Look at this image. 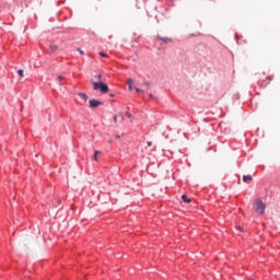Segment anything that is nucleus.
Returning a JSON list of instances; mask_svg holds the SVG:
<instances>
[{
    "mask_svg": "<svg viewBox=\"0 0 280 280\" xmlns=\"http://www.w3.org/2000/svg\"><path fill=\"white\" fill-rule=\"evenodd\" d=\"M136 93H143V90L136 88Z\"/></svg>",
    "mask_w": 280,
    "mask_h": 280,
    "instance_id": "obj_17",
    "label": "nucleus"
},
{
    "mask_svg": "<svg viewBox=\"0 0 280 280\" xmlns=\"http://www.w3.org/2000/svg\"><path fill=\"white\" fill-rule=\"evenodd\" d=\"M109 97H115V94H109Z\"/></svg>",
    "mask_w": 280,
    "mask_h": 280,
    "instance_id": "obj_21",
    "label": "nucleus"
},
{
    "mask_svg": "<svg viewBox=\"0 0 280 280\" xmlns=\"http://www.w3.org/2000/svg\"><path fill=\"white\" fill-rule=\"evenodd\" d=\"M144 85L148 86V89H150V82H145Z\"/></svg>",
    "mask_w": 280,
    "mask_h": 280,
    "instance_id": "obj_20",
    "label": "nucleus"
},
{
    "mask_svg": "<svg viewBox=\"0 0 280 280\" xmlns=\"http://www.w3.org/2000/svg\"><path fill=\"white\" fill-rule=\"evenodd\" d=\"M97 154H102V152H100V151L94 152V161H97Z\"/></svg>",
    "mask_w": 280,
    "mask_h": 280,
    "instance_id": "obj_14",
    "label": "nucleus"
},
{
    "mask_svg": "<svg viewBox=\"0 0 280 280\" xmlns=\"http://www.w3.org/2000/svg\"><path fill=\"white\" fill-rule=\"evenodd\" d=\"M156 40H160L163 43V45H170V43H172V38L170 37H163L161 35L156 36Z\"/></svg>",
    "mask_w": 280,
    "mask_h": 280,
    "instance_id": "obj_3",
    "label": "nucleus"
},
{
    "mask_svg": "<svg viewBox=\"0 0 280 280\" xmlns=\"http://www.w3.org/2000/svg\"><path fill=\"white\" fill-rule=\"evenodd\" d=\"M18 75H20V78H23V70H18Z\"/></svg>",
    "mask_w": 280,
    "mask_h": 280,
    "instance_id": "obj_16",
    "label": "nucleus"
},
{
    "mask_svg": "<svg viewBox=\"0 0 280 280\" xmlns=\"http://www.w3.org/2000/svg\"><path fill=\"white\" fill-rule=\"evenodd\" d=\"M256 211L259 215H264L266 213V203L261 199H256Z\"/></svg>",
    "mask_w": 280,
    "mask_h": 280,
    "instance_id": "obj_2",
    "label": "nucleus"
},
{
    "mask_svg": "<svg viewBox=\"0 0 280 280\" xmlns=\"http://www.w3.org/2000/svg\"><path fill=\"white\" fill-rule=\"evenodd\" d=\"M98 56H101L102 58H108V55H106V52L104 51H100Z\"/></svg>",
    "mask_w": 280,
    "mask_h": 280,
    "instance_id": "obj_12",
    "label": "nucleus"
},
{
    "mask_svg": "<svg viewBox=\"0 0 280 280\" xmlns=\"http://www.w3.org/2000/svg\"><path fill=\"white\" fill-rule=\"evenodd\" d=\"M154 97V95L150 94V98Z\"/></svg>",
    "mask_w": 280,
    "mask_h": 280,
    "instance_id": "obj_23",
    "label": "nucleus"
},
{
    "mask_svg": "<svg viewBox=\"0 0 280 280\" xmlns=\"http://www.w3.org/2000/svg\"><path fill=\"white\" fill-rule=\"evenodd\" d=\"M96 79L98 82L91 80L94 91H101V93H108V85L102 82V74H97Z\"/></svg>",
    "mask_w": 280,
    "mask_h": 280,
    "instance_id": "obj_1",
    "label": "nucleus"
},
{
    "mask_svg": "<svg viewBox=\"0 0 280 280\" xmlns=\"http://www.w3.org/2000/svg\"><path fill=\"white\" fill-rule=\"evenodd\" d=\"M118 117H120L121 119H124V116H121V115H115V116H114V121H115V124H117V118H118Z\"/></svg>",
    "mask_w": 280,
    "mask_h": 280,
    "instance_id": "obj_13",
    "label": "nucleus"
},
{
    "mask_svg": "<svg viewBox=\"0 0 280 280\" xmlns=\"http://www.w3.org/2000/svg\"><path fill=\"white\" fill-rule=\"evenodd\" d=\"M126 117H128V119H132V114H130V112H126Z\"/></svg>",
    "mask_w": 280,
    "mask_h": 280,
    "instance_id": "obj_15",
    "label": "nucleus"
},
{
    "mask_svg": "<svg viewBox=\"0 0 280 280\" xmlns=\"http://www.w3.org/2000/svg\"><path fill=\"white\" fill-rule=\"evenodd\" d=\"M147 145H148L149 148H152V141H148V142H147Z\"/></svg>",
    "mask_w": 280,
    "mask_h": 280,
    "instance_id": "obj_19",
    "label": "nucleus"
},
{
    "mask_svg": "<svg viewBox=\"0 0 280 280\" xmlns=\"http://www.w3.org/2000/svg\"><path fill=\"white\" fill-rule=\"evenodd\" d=\"M104 103L97 100H90V108H97V106H102Z\"/></svg>",
    "mask_w": 280,
    "mask_h": 280,
    "instance_id": "obj_4",
    "label": "nucleus"
},
{
    "mask_svg": "<svg viewBox=\"0 0 280 280\" xmlns=\"http://www.w3.org/2000/svg\"><path fill=\"white\" fill-rule=\"evenodd\" d=\"M182 200L183 202H186V205H189V202H191V199L187 197V195H182Z\"/></svg>",
    "mask_w": 280,
    "mask_h": 280,
    "instance_id": "obj_8",
    "label": "nucleus"
},
{
    "mask_svg": "<svg viewBox=\"0 0 280 280\" xmlns=\"http://www.w3.org/2000/svg\"><path fill=\"white\" fill-rule=\"evenodd\" d=\"M50 50L54 54L55 51H58V45L50 44Z\"/></svg>",
    "mask_w": 280,
    "mask_h": 280,
    "instance_id": "obj_9",
    "label": "nucleus"
},
{
    "mask_svg": "<svg viewBox=\"0 0 280 280\" xmlns=\"http://www.w3.org/2000/svg\"><path fill=\"white\" fill-rule=\"evenodd\" d=\"M79 97H81L82 101L84 102H89V95L84 94V93H78Z\"/></svg>",
    "mask_w": 280,
    "mask_h": 280,
    "instance_id": "obj_7",
    "label": "nucleus"
},
{
    "mask_svg": "<svg viewBox=\"0 0 280 280\" xmlns=\"http://www.w3.org/2000/svg\"><path fill=\"white\" fill-rule=\"evenodd\" d=\"M264 84H261L262 89H266L267 84H270L272 82V77H266V79L262 81Z\"/></svg>",
    "mask_w": 280,
    "mask_h": 280,
    "instance_id": "obj_5",
    "label": "nucleus"
},
{
    "mask_svg": "<svg viewBox=\"0 0 280 280\" xmlns=\"http://www.w3.org/2000/svg\"><path fill=\"white\" fill-rule=\"evenodd\" d=\"M78 51L80 52L81 56H84V51L80 48H78Z\"/></svg>",
    "mask_w": 280,
    "mask_h": 280,
    "instance_id": "obj_18",
    "label": "nucleus"
},
{
    "mask_svg": "<svg viewBox=\"0 0 280 280\" xmlns=\"http://www.w3.org/2000/svg\"><path fill=\"white\" fill-rule=\"evenodd\" d=\"M57 80H59V85H60V86H63V85H65V83H62V80H65V77L58 75V77H57Z\"/></svg>",
    "mask_w": 280,
    "mask_h": 280,
    "instance_id": "obj_10",
    "label": "nucleus"
},
{
    "mask_svg": "<svg viewBox=\"0 0 280 280\" xmlns=\"http://www.w3.org/2000/svg\"><path fill=\"white\" fill-rule=\"evenodd\" d=\"M121 137L120 136H116V139H120Z\"/></svg>",
    "mask_w": 280,
    "mask_h": 280,
    "instance_id": "obj_22",
    "label": "nucleus"
},
{
    "mask_svg": "<svg viewBox=\"0 0 280 280\" xmlns=\"http://www.w3.org/2000/svg\"><path fill=\"white\" fill-rule=\"evenodd\" d=\"M127 85L129 86L130 90H132V79L127 80Z\"/></svg>",
    "mask_w": 280,
    "mask_h": 280,
    "instance_id": "obj_11",
    "label": "nucleus"
},
{
    "mask_svg": "<svg viewBox=\"0 0 280 280\" xmlns=\"http://www.w3.org/2000/svg\"><path fill=\"white\" fill-rule=\"evenodd\" d=\"M253 180L252 175H243V183H250Z\"/></svg>",
    "mask_w": 280,
    "mask_h": 280,
    "instance_id": "obj_6",
    "label": "nucleus"
}]
</instances>
